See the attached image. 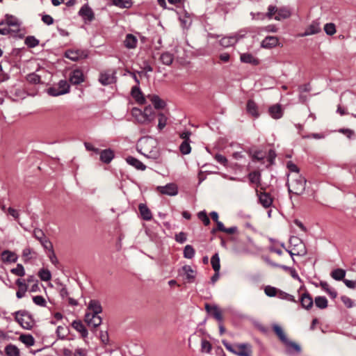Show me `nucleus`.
Listing matches in <instances>:
<instances>
[{
	"label": "nucleus",
	"mask_w": 356,
	"mask_h": 356,
	"mask_svg": "<svg viewBox=\"0 0 356 356\" xmlns=\"http://www.w3.org/2000/svg\"><path fill=\"white\" fill-rule=\"evenodd\" d=\"M68 332L69 330L66 327L61 325L57 327L56 334L60 339H65L67 336Z\"/></svg>",
	"instance_id": "obj_53"
},
{
	"label": "nucleus",
	"mask_w": 356,
	"mask_h": 356,
	"mask_svg": "<svg viewBox=\"0 0 356 356\" xmlns=\"http://www.w3.org/2000/svg\"><path fill=\"white\" fill-rule=\"evenodd\" d=\"M138 40L136 36L132 34H127L124 41V45L128 49H134L136 47Z\"/></svg>",
	"instance_id": "obj_29"
},
{
	"label": "nucleus",
	"mask_w": 356,
	"mask_h": 356,
	"mask_svg": "<svg viewBox=\"0 0 356 356\" xmlns=\"http://www.w3.org/2000/svg\"><path fill=\"white\" fill-rule=\"evenodd\" d=\"M236 353L238 356H252V346L250 343L236 344Z\"/></svg>",
	"instance_id": "obj_7"
},
{
	"label": "nucleus",
	"mask_w": 356,
	"mask_h": 356,
	"mask_svg": "<svg viewBox=\"0 0 356 356\" xmlns=\"http://www.w3.org/2000/svg\"><path fill=\"white\" fill-rule=\"evenodd\" d=\"M19 340L27 346H32L35 343V339L31 334H22Z\"/></svg>",
	"instance_id": "obj_40"
},
{
	"label": "nucleus",
	"mask_w": 356,
	"mask_h": 356,
	"mask_svg": "<svg viewBox=\"0 0 356 356\" xmlns=\"http://www.w3.org/2000/svg\"><path fill=\"white\" fill-rule=\"evenodd\" d=\"M131 115L135 118L138 124H150L147 118L144 115V112L138 108H133L131 110Z\"/></svg>",
	"instance_id": "obj_10"
},
{
	"label": "nucleus",
	"mask_w": 356,
	"mask_h": 356,
	"mask_svg": "<svg viewBox=\"0 0 356 356\" xmlns=\"http://www.w3.org/2000/svg\"><path fill=\"white\" fill-rule=\"evenodd\" d=\"M33 302L39 306L44 307L46 305V300L42 296H36L33 298Z\"/></svg>",
	"instance_id": "obj_62"
},
{
	"label": "nucleus",
	"mask_w": 356,
	"mask_h": 356,
	"mask_svg": "<svg viewBox=\"0 0 356 356\" xmlns=\"http://www.w3.org/2000/svg\"><path fill=\"white\" fill-rule=\"evenodd\" d=\"M320 286L323 290H324L331 298L334 299L337 296V292L334 289L332 288L329 284L326 282H321Z\"/></svg>",
	"instance_id": "obj_30"
},
{
	"label": "nucleus",
	"mask_w": 356,
	"mask_h": 356,
	"mask_svg": "<svg viewBox=\"0 0 356 356\" xmlns=\"http://www.w3.org/2000/svg\"><path fill=\"white\" fill-rule=\"evenodd\" d=\"M11 273H13L15 275L19 276V277H23L25 275V270L24 266L18 264L17 266L14 268H12L10 270Z\"/></svg>",
	"instance_id": "obj_46"
},
{
	"label": "nucleus",
	"mask_w": 356,
	"mask_h": 356,
	"mask_svg": "<svg viewBox=\"0 0 356 356\" xmlns=\"http://www.w3.org/2000/svg\"><path fill=\"white\" fill-rule=\"evenodd\" d=\"M6 24L10 28L12 33H17L19 31L20 23L18 19L12 15H6Z\"/></svg>",
	"instance_id": "obj_6"
},
{
	"label": "nucleus",
	"mask_w": 356,
	"mask_h": 356,
	"mask_svg": "<svg viewBox=\"0 0 356 356\" xmlns=\"http://www.w3.org/2000/svg\"><path fill=\"white\" fill-rule=\"evenodd\" d=\"M278 296L281 299L286 300L288 301L294 302H296V300L293 296L286 293L283 291H279Z\"/></svg>",
	"instance_id": "obj_61"
},
{
	"label": "nucleus",
	"mask_w": 356,
	"mask_h": 356,
	"mask_svg": "<svg viewBox=\"0 0 356 356\" xmlns=\"http://www.w3.org/2000/svg\"><path fill=\"white\" fill-rule=\"evenodd\" d=\"M126 161L129 165L134 166L137 170H145L146 169L145 165H144L140 161L133 156H128L126 159Z\"/></svg>",
	"instance_id": "obj_25"
},
{
	"label": "nucleus",
	"mask_w": 356,
	"mask_h": 356,
	"mask_svg": "<svg viewBox=\"0 0 356 356\" xmlns=\"http://www.w3.org/2000/svg\"><path fill=\"white\" fill-rule=\"evenodd\" d=\"M290 13L289 10L285 9H277V14L274 17L276 20H281L282 19H286L289 17Z\"/></svg>",
	"instance_id": "obj_49"
},
{
	"label": "nucleus",
	"mask_w": 356,
	"mask_h": 356,
	"mask_svg": "<svg viewBox=\"0 0 356 356\" xmlns=\"http://www.w3.org/2000/svg\"><path fill=\"white\" fill-rule=\"evenodd\" d=\"M241 60L243 63H250L254 65H257L259 64V60L256 58H254L252 54H243L241 55Z\"/></svg>",
	"instance_id": "obj_33"
},
{
	"label": "nucleus",
	"mask_w": 356,
	"mask_h": 356,
	"mask_svg": "<svg viewBox=\"0 0 356 356\" xmlns=\"http://www.w3.org/2000/svg\"><path fill=\"white\" fill-rule=\"evenodd\" d=\"M1 260L4 263H15L17 261V255L10 250H4L1 254Z\"/></svg>",
	"instance_id": "obj_12"
},
{
	"label": "nucleus",
	"mask_w": 356,
	"mask_h": 356,
	"mask_svg": "<svg viewBox=\"0 0 356 356\" xmlns=\"http://www.w3.org/2000/svg\"><path fill=\"white\" fill-rule=\"evenodd\" d=\"M251 183L259 185L260 184L261 174L259 171H253L248 175Z\"/></svg>",
	"instance_id": "obj_45"
},
{
	"label": "nucleus",
	"mask_w": 356,
	"mask_h": 356,
	"mask_svg": "<svg viewBox=\"0 0 356 356\" xmlns=\"http://www.w3.org/2000/svg\"><path fill=\"white\" fill-rule=\"evenodd\" d=\"M138 209L140 215L144 220H150L152 219V213L146 204H140Z\"/></svg>",
	"instance_id": "obj_23"
},
{
	"label": "nucleus",
	"mask_w": 356,
	"mask_h": 356,
	"mask_svg": "<svg viewBox=\"0 0 356 356\" xmlns=\"http://www.w3.org/2000/svg\"><path fill=\"white\" fill-rule=\"evenodd\" d=\"M324 31L328 35H333L336 33V26L334 23H327L324 26Z\"/></svg>",
	"instance_id": "obj_55"
},
{
	"label": "nucleus",
	"mask_w": 356,
	"mask_h": 356,
	"mask_svg": "<svg viewBox=\"0 0 356 356\" xmlns=\"http://www.w3.org/2000/svg\"><path fill=\"white\" fill-rule=\"evenodd\" d=\"M213 231L219 230V231L224 232L228 234H234L237 231V227L234 226V227H231L229 228H226L224 226V224H217L216 229H213Z\"/></svg>",
	"instance_id": "obj_42"
},
{
	"label": "nucleus",
	"mask_w": 356,
	"mask_h": 356,
	"mask_svg": "<svg viewBox=\"0 0 356 356\" xmlns=\"http://www.w3.org/2000/svg\"><path fill=\"white\" fill-rule=\"evenodd\" d=\"M191 141H183L179 146L180 152L183 154H188L191 151V147L190 145Z\"/></svg>",
	"instance_id": "obj_51"
},
{
	"label": "nucleus",
	"mask_w": 356,
	"mask_h": 356,
	"mask_svg": "<svg viewBox=\"0 0 356 356\" xmlns=\"http://www.w3.org/2000/svg\"><path fill=\"white\" fill-rule=\"evenodd\" d=\"M284 345L286 346V352L289 355H292L295 353H299L301 351V348L298 343L289 339L284 343Z\"/></svg>",
	"instance_id": "obj_13"
},
{
	"label": "nucleus",
	"mask_w": 356,
	"mask_h": 356,
	"mask_svg": "<svg viewBox=\"0 0 356 356\" xmlns=\"http://www.w3.org/2000/svg\"><path fill=\"white\" fill-rule=\"evenodd\" d=\"M300 303L303 308L309 309L313 305V300L308 293H303L301 296Z\"/></svg>",
	"instance_id": "obj_28"
},
{
	"label": "nucleus",
	"mask_w": 356,
	"mask_h": 356,
	"mask_svg": "<svg viewBox=\"0 0 356 356\" xmlns=\"http://www.w3.org/2000/svg\"><path fill=\"white\" fill-rule=\"evenodd\" d=\"M99 153L100 160L105 163H109L114 157V153L110 149L102 150Z\"/></svg>",
	"instance_id": "obj_26"
},
{
	"label": "nucleus",
	"mask_w": 356,
	"mask_h": 356,
	"mask_svg": "<svg viewBox=\"0 0 356 356\" xmlns=\"http://www.w3.org/2000/svg\"><path fill=\"white\" fill-rule=\"evenodd\" d=\"M205 308L207 311L211 313L213 317L218 321H222V313L220 309L216 306H210L209 305H206Z\"/></svg>",
	"instance_id": "obj_22"
},
{
	"label": "nucleus",
	"mask_w": 356,
	"mask_h": 356,
	"mask_svg": "<svg viewBox=\"0 0 356 356\" xmlns=\"http://www.w3.org/2000/svg\"><path fill=\"white\" fill-rule=\"evenodd\" d=\"M15 318L23 328L26 330H31L35 324L31 315L26 311L15 312Z\"/></svg>",
	"instance_id": "obj_3"
},
{
	"label": "nucleus",
	"mask_w": 356,
	"mask_h": 356,
	"mask_svg": "<svg viewBox=\"0 0 356 356\" xmlns=\"http://www.w3.org/2000/svg\"><path fill=\"white\" fill-rule=\"evenodd\" d=\"M341 300L343 302V303L345 305L346 307L348 308H351L354 305L353 301L348 296H341Z\"/></svg>",
	"instance_id": "obj_63"
},
{
	"label": "nucleus",
	"mask_w": 356,
	"mask_h": 356,
	"mask_svg": "<svg viewBox=\"0 0 356 356\" xmlns=\"http://www.w3.org/2000/svg\"><path fill=\"white\" fill-rule=\"evenodd\" d=\"M26 80L30 83L38 84L40 83V76L35 73H31L27 75Z\"/></svg>",
	"instance_id": "obj_57"
},
{
	"label": "nucleus",
	"mask_w": 356,
	"mask_h": 356,
	"mask_svg": "<svg viewBox=\"0 0 356 356\" xmlns=\"http://www.w3.org/2000/svg\"><path fill=\"white\" fill-rule=\"evenodd\" d=\"M85 321L90 327H97L102 323V318L99 314L86 313Z\"/></svg>",
	"instance_id": "obj_8"
},
{
	"label": "nucleus",
	"mask_w": 356,
	"mask_h": 356,
	"mask_svg": "<svg viewBox=\"0 0 356 356\" xmlns=\"http://www.w3.org/2000/svg\"><path fill=\"white\" fill-rule=\"evenodd\" d=\"M212 349V346L211 343L206 340L202 339L201 341V352L202 353H210Z\"/></svg>",
	"instance_id": "obj_52"
},
{
	"label": "nucleus",
	"mask_w": 356,
	"mask_h": 356,
	"mask_svg": "<svg viewBox=\"0 0 356 356\" xmlns=\"http://www.w3.org/2000/svg\"><path fill=\"white\" fill-rule=\"evenodd\" d=\"M114 5L121 8L131 7L132 2L131 0H113Z\"/></svg>",
	"instance_id": "obj_56"
},
{
	"label": "nucleus",
	"mask_w": 356,
	"mask_h": 356,
	"mask_svg": "<svg viewBox=\"0 0 356 356\" xmlns=\"http://www.w3.org/2000/svg\"><path fill=\"white\" fill-rule=\"evenodd\" d=\"M102 312V308L100 303L95 300L90 301L88 306V311L86 313H92L94 314H99Z\"/></svg>",
	"instance_id": "obj_16"
},
{
	"label": "nucleus",
	"mask_w": 356,
	"mask_h": 356,
	"mask_svg": "<svg viewBox=\"0 0 356 356\" xmlns=\"http://www.w3.org/2000/svg\"><path fill=\"white\" fill-rule=\"evenodd\" d=\"M137 149L149 159H157L160 156L157 140L149 136L141 138L138 142Z\"/></svg>",
	"instance_id": "obj_1"
},
{
	"label": "nucleus",
	"mask_w": 356,
	"mask_h": 356,
	"mask_svg": "<svg viewBox=\"0 0 356 356\" xmlns=\"http://www.w3.org/2000/svg\"><path fill=\"white\" fill-rule=\"evenodd\" d=\"M143 111L144 112V115L147 118L149 122H152L156 117V113L153 108L151 106H147Z\"/></svg>",
	"instance_id": "obj_36"
},
{
	"label": "nucleus",
	"mask_w": 356,
	"mask_h": 356,
	"mask_svg": "<svg viewBox=\"0 0 356 356\" xmlns=\"http://www.w3.org/2000/svg\"><path fill=\"white\" fill-rule=\"evenodd\" d=\"M321 31L319 22L316 21L312 22V23L306 29L302 36H307L320 33Z\"/></svg>",
	"instance_id": "obj_14"
},
{
	"label": "nucleus",
	"mask_w": 356,
	"mask_h": 356,
	"mask_svg": "<svg viewBox=\"0 0 356 356\" xmlns=\"http://www.w3.org/2000/svg\"><path fill=\"white\" fill-rule=\"evenodd\" d=\"M25 44L29 47H35L39 44V41L34 36H28L25 39Z\"/></svg>",
	"instance_id": "obj_58"
},
{
	"label": "nucleus",
	"mask_w": 356,
	"mask_h": 356,
	"mask_svg": "<svg viewBox=\"0 0 356 356\" xmlns=\"http://www.w3.org/2000/svg\"><path fill=\"white\" fill-rule=\"evenodd\" d=\"M5 353L7 356H20L19 348L13 344H9L6 346Z\"/></svg>",
	"instance_id": "obj_34"
},
{
	"label": "nucleus",
	"mask_w": 356,
	"mask_h": 356,
	"mask_svg": "<svg viewBox=\"0 0 356 356\" xmlns=\"http://www.w3.org/2000/svg\"><path fill=\"white\" fill-rule=\"evenodd\" d=\"M266 156V154L262 151H255L254 154L252 155V161H258L262 163H264V160Z\"/></svg>",
	"instance_id": "obj_43"
},
{
	"label": "nucleus",
	"mask_w": 356,
	"mask_h": 356,
	"mask_svg": "<svg viewBox=\"0 0 356 356\" xmlns=\"http://www.w3.org/2000/svg\"><path fill=\"white\" fill-rule=\"evenodd\" d=\"M269 114L274 119H280L282 117L283 111L280 104H275L269 108Z\"/></svg>",
	"instance_id": "obj_19"
},
{
	"label": "nucleus",
	"mask_w": 356,
	"mask_h": 356,
	"mask_svg": "<svg viewBox=\"0 0 356 356\" xmlns=\"http://www.w3.org/2000/svg\"><path fill=\"white\" fill-rule=\"evenodd\" d=\"M159 123H158V129L159 130H162L167 124L168 118L167 117L162 113H159L157 114Z\"/></svg>",
	"instance_id": "obj_48"
},
{
	"label": "nucleus",
	"mask_w": 356,
	"mask_h": 356,
	"mask_svg": "<svg viewBox=\"0 0 356 356\" xmlns=\"http://www.w3.org/2000/svg\"><path fill=\"white\" fill-rule=\"evenodd\" d=\"M79 15L84 19L91 22L94 19V13L92 9L87 5H84L79 12Z\"/></svg>",
	"instance_id": "obj_17"
},
{
	"label": "nucleus",
	"mask_w": 356,
	"mask_h": 356,
	"mask_svg": "<svg viewBox=\"0 0 356 356\" xmlns=\"http://www.w3.org/2000/svg\"><path fill=\"white\" fill-rule=\"evenodd\" d=\"M147 98L154 104L156 109L163 108L165 105L164 101L156 95H148Z\"/></svg>",
	"instance_id": "obj_24"
},
{
	"label": "nucleus",
	"mask_w": 356,
	"mask_h": 356,
	"mask_svg": "<svg viewBox=\"0 0 356 356\" xmlns=\"http://www.w3.org/2000/svg\"><path fill=\"white\" fill-rule=\"evenodd\" d=\"M183 270L186 275V279L189 282H192L195 277V272L192 269L190 266H185L183 267Z\"/></svg>",
	"instance_id": "obj_37"
},
{
	"label": "nucleus",
	"mask_w": 356,
	"mask_h": 356,
	"mask_svg": "<svg viewBox=\"0 0 356 356\" xmlns=\"http://www.w3.org/2000/svg\"><path fill=\"white\" fill-rule=\"evenodd\" d=\"M62 92L63 95L67 93L70 90V85L67 83V82L65 80H61L59 81L58 84L57 85Z\"/></svg>",
	"instance_id": "obj_59"
},
{
	"label": "nucleus",
	"mask_w": 356,
	"mask_h": 356,
	"mask_svg": "<svg viewBox=\"0 0 356 356\" xmlns=\"http://www.w3.org/2000/svg\"><path fill=\"white\" fill-rule=\"evenodd\" d=\"M47 92L51 96H58L63 95L58 86L50 87L47 90Z\"/></svg>",
	"instance_id": "obj_60"
},
{
	"label": "nucleus",
	"mask_w": 356,
	"mask_h": 356,
	"mask_svg": "<svg viewBox=\"0 0 356 356\" xmlns=\"http://www.w3.org/2000/svg\"><path fill=\"white\" fill-rule=\"evenodd\" d=\"M278 44V39L275 36H268L261 42L264 48H272Z\"/></svg>",
	"instance_id": "obj_27"
},
{
	"label": "nucleus",
	"mask_w": 356,
	"mask_h": 356,
	"mask_svg": "<svg viewBox=\"0 0 356 356\" xmlns=\"http://www.w3.org/2000/svg\"><path fill=\"white\" fill-rule=\"evenodd\" d=\"M315 305L320 309H325L327 307V300L324 296H318L315 298Z\"/></svg>",
	"instance_id": "obj_44"
},
{
	"label": "nucleus",
	"mask_w": 356,
	"mask_h": 356,
	"mask_svg": "<svg viewBox=\"0 0 356 356\" xmlns=\"http://www.w3.org/2000/svg\"><path fill=\"white\" fill-rule=\"evenodd\" d=\"M273 330L274 332H275V334H277V336L279 337V339H280V341L284 343L285 341H286V340L288 339L284 330H282V328L277 325H275L273 326Z\"/></svg>",
	"instance_id": "obj_39"
},
{
	"label": "nucleus",
	"mask_w": 356,
	"mask_h": 356,
	"mask_svg": "<svg viewBox=\"0 0 356 356\" xmlns=\"http://www.w3.org/2000/svg\"><path fill=\"white\" fill-rule=\"evenodd\" d=\"M115 72L111 70L101 72L99 78V82L104 86L110 85L115 82Z\"/></svg>",
	"instance_id": "obj_5"
},
{
	"label": "nucleus",
	"mask_w": 356,
	"mask_h": 356,
	"mask_svg": "<svg viewBox=\"0 0 356 356\" xmlns=\"http://www.w3.org/2000/svg\"><path fill=\"white\" fill-rule=\"evenodd\" d=\"M195 255V250L191 245H187L184 249V257L186 259H192Z\"/></svg>",
	"instance_id": "obj_50"
},
{
	"label": "nucleus",
	"mask_w": 356,
	"mask_h": 356,
	"mask_svg": "<svg viewBox=\"0 0 356 356\" xmlns=\"http://www.w3.org/2000/svg\"><path fill=\"white\" fill-rule=\"evenodd\" d=\"M131 96L138 104H144L145 103V98L138 86H134L131 88Z\"/></svg>",
	"instance_id": "obj_15"
},
{
	"label": "nucleus",
	"mask_w": 356,
	"mask_h": 356,
	"mask_svg": "<svg viewBox=\"0 0 356 356\" xmlns=\"http://www.w3.org/2000/svg\"><path fill=\"white\" fill-rule=\"evenodd\" d=\"M290 249H287L286 251L293 257V255H301L304 254L305 251L304 246L300 238L296 236H291L289 239Z\"/></svg>",
	"instance_id": "obj_4"
},
{
	"label": "nucleus",
	"mask_w": 356,
	"mask_h": 356,
	"mask_svg": "<svg viewBox=\"0 0 356 356\" xmlns=\"http://www.w3.org/2000/svg\"><path fill=\"white\" fill-rule=\"evenodd\" d=\"M289 191L296 195L302 194L305 189L306 179L299 174H295L288 179Z\"/></svg>",
	"instance_id": "obj_2"
},
{
	"label": "nucleus",
	"mask_w": 356,
	"mask_h": 356,
	"mask_svg": "<svg viewBox=\"0 0 356 356\" xmlns=\"http://www.w3.org/2000/svg\"><path fill=\"white\" fill-rule=\"evenodd\" d=\"M156 191L162 194L168 195H175L178 193L177 186L175 184H168L165 186H158Z\"/></svg>",
	"instance_id": "obj_9"
},
{
	"label": "nucleus",
	"mask_w": 356,
	"mask_h": 356,
	"mask_svg": "<svg viewBox=\"0 0 356 356\" xmlns=\"http://www.w3.org/2000/svg\"><path fill=\"white\" fill-rule=\"evenodd\" d=\"M211 264L215 273H219L220 268V258L218 254L216 253L211 259Z\"/></svg>",
	"instance_id": "obj_41"
},
{
	"label": "nucleus",
	"mask_w": 356,
	"mask_h": 356,
	"mask_svg": "<svg viewBox=\"0 0 356 356\" xmlns=\"http://www.w3.org/2000/svg\"><path fill=\"white\" fill-rule=\"evenodd\" d=\"M16 284L17 285L19 290L27 291V289H28V285L26 283L24 280L17 279L16 280Z\"/></svg>",
	"instance_id": "obj_64"
},
{
	"label": "nucleus",
	"mask_w": 356,
	"mask_h": 356,
	"mask_svg": "<svg viewBox=\"0 0 356 356\" xmlns=\"http://www.w3.org/2000/svg\"><path fill=\"white\" fill-rule=\"evenodd\" d=\"M38 275L42 281H49L51 279V274L47 269H40L38 272Z\"/></svg>",
	"instance_id": "obj_47"
},
{
	"label": "nucleus",
	"mask_w": 356,
	"mask_h": 356,
	"mask_svg": "<svg viewBox=\"0 0 356 356\" xmlns=\"http://www.w3.org/2000/svg\"><path fill=\"white\" fill-rule=\"evenodd\" d=\"M72 327L79 332L83 338L88 336V331L81 321H74L72 323Z\"/></svg>",
	"instance_id": "obj_20"
},
{
	"label": "nucleus",
	"mask_w": 356,
	"mask_h": 356,
	"mask_svg": "<svg viewBox=\"0 0 356 356\" xmlns=\"http://www.w3.org/2000/svg\"><path fill=\"white\" fill-rule=\"evenodd\" d=\"M264 292L265 294L269 297H275L279 293L278 290L275 287L269 285L265 287Z\"/></svg>",
	"instance_id": "obj_54"
},
{
	"label": "nucleus",
	"mask_w": 356,
	"mask_h": 356,
	"mask_svg": "<svg viewBox=\"0 0 356 356\" xmlns=\"http://www.w3.org/2000/svg\"><path fill=\"white\" fill-rule=\"evenodd\" d=\"M65 57L72 60H77L79 58H84L86 55L83 51L81 50H67L66 51Z\"/></svg>",
	"instance_id": "obj_18"
},
{
	"label": "nucleus",
	"mask_w": 356,
	"mask_h": 356,
	"mask_svg": "<svg viewBox=\"0 0 356 356\" xmlns=\"http://www.w3.org/2000/svg\"><path fill=\"white\" fill-rule=\"evenodd\" d=\"M173 55L170 52H164L160 56V60L165 65H170L173 62Z\"/></svg>",
	"instance_id": "obj_35"
},
{
	"label": "nucleus",
	"mask_w": 356,
	"mask_h": 356,
	"mask_svg": "<svg viewBox=\"0 0 356 356\" xmlns=\"http://www.w3.org/2000/svg\"><path fill=\"white\" fill-rule=\"evenodd\" d=\"M247 111L248 113L253 116L254 118H258L259 115V113L258 112V107L256 103L252 100L249 99L247 102Z\"/></svg>",
	"instance_id": "obj_21"
},
{
	"label": "nucleus",
	"mask_w": 356,
	"mask_h": 356,
	"mask_svg": "<svg viewBox=\"0 0 356 356\" xmlns=\"http://www.w3.org/2000/svg\"><path fill=\"white\" fill-rule=\"evenodd\" d=\"M346 275V270L341 268H337L331 273V276L335 280H343Z\"/></svg>",
	"instance_id": "obj_38"
},
{
	"label": "nucleus",
	"mask_w": 356,
	"mask_h": 356,
	"mask_svg": "<svg viewBox=\"0 0 356 356\" xmlns=\"http://www.w3.org/2000/svg\"><path fill=\"white\" fill-rule=\"evenodd\" d=\"M83 81V74L81 70L76 69L70 73V81L72 84L78 85Z\"/></svg>",
	"instance_id": "obj_11"
},
{
	"label": "nucleus",
	"mask_w": 356,
	"mask_h": 356,
	"mask_svg": "<svg viewBox=\"0 0 356 356\" xmlns=\"http://www.w3.org/2000/svg\"><path fill=\"white\" fill-rule=\"evenodd\" d=\"M237 42V38L236 36L224 37L220 40V44L224 47H229L233 46Z\"/></svg>",
	"instance_id": "obj_31"
},
{
	"label": "nucleus",
	"mask_w": 356,
	"mask_h": 356,
	"mask_svg": "<svg viewBox=\"0 0 356 356\" xmlns=\"http://www.w3.org/2000/svg\"><path fill=\"white\" fill-rule=\"evenodd\" d=\"M259 197L261 204L264 207L267 208L271 205L273 202V199L268 193H261Z\"/></svg>",
	"instance_id": "obj_32"
}]
</instances>
